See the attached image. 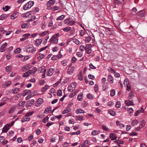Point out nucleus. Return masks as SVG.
Here are the masks:
<instances>
[{
    "label": "nucleus",
    "instance_id": "obj_38",
    "mask_svg": "<svg viewBox=\"0 0 147 147\" xmlns=\"http://www.w3.org/2000/svg\"><path fill=\"white\" fill-rule=\"evenodd\" d=\"M83 98V94L82 93H80L78 96L77 99L78 101H81L82 100Z\"/></svg>",
    "mask_w": 147,
    "mask_h": 147
},
{
    "label": "nucleus",
    "instance_id": "obj_16",
    "mask_svg": "<svg viewBox=\"0 0 147 147\" xmlns=\"http://www.w3.org/2000/svg\"><path fill=\"white\" fill-rule=\"evenodd\" d=\"M43 39L42 38L37 39L35 41V44L36 46H39L42 42Z\"/></svg>",
    "mask_w": 147,
    "mask_h": 147
},
{
    "label": "nucleus",
    "instance_id": "obj_29",
    "mask_svg": "<svg viewBox=\"0 0 147 147\" xmlns=\"http://www.w3.org/2000/svg\"><path fill=\"white\" fill-rule=\"evenodd\" d=\"M71 27H67L63 28L62 30L65 32H67L71 30Z\"/></svg>",
    "mask_w": 147,
    "mask_h": 147
},
{
    "label": "nucleus",
    "instance_id": "obj_48",
    "mask_svg": "<svg viewBox=\"0 0 147 147\" xmlns=\"http://www.w3.org/2000/svg\"><path fill=\"white\" fill-rule=\"evenodd\" d=\"M115 94V91L114 89H112L110 92V95L111 96H114Z\"/></svg>",
    "mask_w": 147,
    "mask_h": 147
},
{
    "label": "nucleus",
    "instance_id": "obj_39",
    "mask_svg": "<svg viewBox=\"0 0 147 147\" xmlns=\"http://www.w3.org/2000/svg\"><path fill=\"white\" fill-rule=\"evenodd\" d=\"M137 9L135 7H134L131 10V13L134 15H135L137 13Z\"/></svg>",
    "mask_w": 147,
    "mask_h": 147
},
{
    "label": "nucleus",
    "instance_id": "obj_41",
    "mask_svg": "<svg viewBox=\"0 0 147 147\" xmlns=\"http://www.w3.org/2000/svg\"><path fill=\"white\" fill-rule=\"evenodd\" d=\"M51 107H48L45 109L44 113H48L51 111Z\"/></svg>",
    "mask_w": 147,
    "mask_h": 147
},
{
    "label": "nucleus",
    "instance_id": "obj_52",
    "mask_svg": "<svg viewBox=\"0 0 147 147\" xmlns=\"http://www.w3.org/2000/svg\"><path fill=\"white\" fill-rule=\"evenodd\" d=\"M145 124V121L144 120H143L140 123V125L139 126L142 128L144 126Z\"/></svg>",
    "mask_w": 147,
    "mask_h": 147
},
{
    "label": "nucleus",
    "instance_id": "obj_35",
    "mask_svg": "<svg viewBox=\"0 0 147 147\" xmlns=\"http://www.w3.org/2000/svg\"><path fill=\"white\" fill-rule=\"evenodd\" d=\"M102 90L104 91L108 90V85L107 84H104L102 85Z\"/></svg>",
    "mask_w": 147,
    "mask_h": 147
},
{
    "label": "nucleus",
    "instance_id": "obj_57",
    "mask_svg": "<svg viewBox=\"0 0 147 147\" xmlns=\"http://www.w3.org/2000/svg\"><path fill=\"white\" fill-rule=\"evenodd\" d=\"M121 105V103L119 101H117L116 103V107L117 108H120Z\"/></svg>",
    "mask_w": 147,
    "mask_h": 147
},
{
    "label": "nucleus",
    "instance_id": "obj_53",
    "mask_svg": "<svg viewBox=\"0 0 147 147\" xmlns=\"http://www.w3.org/2000/svg\"><path fill=\"white\" fill-rule=\"evenodd\" d=\"M70 19V18H68L65 19L63 21L64 23L68 25V23L69 22Z\"/></svg>",
    "mask_w": 147,
    "mask_h": 147
},
{
    "label": "nucleus",
    "instance_id": "obj_30",
    "mask_svg": "<svg viewBox=\"0 0 147 147\" xmlns=\"http://www.w3.org/2000/svg\"><path fill=\"white\" fill-rule=\"evenodd\" d=\"M29 26V23H24L22 24L21 27L22 28H24L28 27Z\"/></svg>",
    "mask_w": 147,
    "mask_h": 147
},
{
    "label": "nucleus",
    "instance_id": "obj_50",
    "mask_svg": "<svg viewBox=\"0 0 147 147\" xmlns=\"http://www.w3.org/2000/svg\"><path fill=\"white\" fill-rule=\"evenodd\" d=\"M68 62L67 61L65 60H64L63 61H62L61 62L63 66H66L67 65V64Z\"/></svg>",
    "mask_w": 147,
    "mask_h": 147
},
{
    "label": "nucleus",
    "instance_id": "obj_56",
    "mask_svg": "<svg viewBox=\"0 0 147 147\" xmlns=\"http://www.w3.org/2000/svg\"><path fill=\"white\" fill-rule=\"evenodd\" d=\"M62 91L61 90H59L57 92V95L59 96H62Z\"/></svg>",
    "mask_w": 147,
    "mask_h": 147
},
{
    "label": "nucleus",
    "instance_id": "obj_36",
    "mask_svg": "<svg viewBox=\"0 0 147 147\" xmlns=\"http://www.w3.org/2000/svg\"><path fill=\"white\" fill-rule=\"evenodd\" d=\"M99 133V131L97 130H94L91 133V134L93 136H95L98 134Z\"/></svg>",
    "mask_w": 147,
    "mask_h": 147
},
{
    "label": "nucleus",
    "instance_id": "obj_37",
    "mask_svg": "<svg viewBox=\"0 0 147 147\" xmlns=\"http://www.w3.org/2000/svg\"><path fill=\"white\" fill-rule=\"evenodd\" d=\"M35 100L34 99H32L29 100L28 102V105L29 106H31L34 103Z\"/></svg>",
    "mask_w": 147,
    "mask_h": 147
},
{
    "label": "nucleus",
    "instance_id": "obj_27",
    "mask_svg": "<svg viewBox=\"0 0 147 147\" xmlns=\"http://www.w3.org/2000/svg\"><path fill=\"white\" fill-rule=\"evenodd\" d=\"M139 121L138 120L135 119L132 121L131 123V125L134 126L137 125Z\"/></svg>",
    "mask_w": 147,
    "mask_h": 147
},
{
    "label": "nucleus",
    "instance_id": "obj_3",
    "mask_svg": "<svg viewBox=\"0 0 147 147\" xmlns=\"http://www.w3.org/2000/svg\"><path fill=\"white\" fill-rule=\"evenodd\" d=\"M68 67V68L67 71V74L69 75L72 74L75 71V68L71 64L69 65Z\"/></svg>",
    "mask_w": 147,
    "mask_h": 147
},
{
    "label": "nucleus",
    "instance_id": "obj_51",
    "mask_svg": "<svg viewBox=\"0 0 147 147\" xmlns=\"http://www.w3.org/2000/svg\"><path fill=\"white\" fill-rule=\"evenodd\" d=\"M10 7L9 6L6 5L5 6V7H3V9L5 11H7L8 10L10 9Z\"/></svg>",
    "mask_w": 147,
    "mask_h": 147
},
{
    "label": "nucleus",
    "instance_id": "obj_64",
    "mask_svg": "<svg viewBox=\"0 0 147 147\" xmlns=\"http://www.w3.org/2000/svg\"><path fill=\"white\" fill-rule=\"evenodd\" d=\"M61 81V80L60 79L58 81L56 82L55 83L53 84V86L54 87H56L58 85Z\"/></svg>",
    "mask_w": 147,
    "mask_h": 147
},
{
    "label": "nucleus",
    "instance_id": "obj_62",
    "mask_svg": "<svg viewBox=\"0 0 147 147\" xmlns=\"http://www.w3.org/2000/svg\"><path fill=\"white\" fill-rule=\"evenodd\" d=\"M80 133V131H78L76 132L71 133H70V134L71 135H78Z\"/></svg>",
    "mask_w": 147,
    "mask_h": 147
},
{
    "label": "nucleus",
    "instance_id": "obj_10",
    "mask_svg": "<svg viewBox=\"0 0 147 147\" xmlns=\"http://www.w3.org/2000/svg\"><path fill=\"white\" fill-rule=\"evenodd\" d=\"M125 103L126 106H132L134 105V101L132 100H127L125 101Z\"/></svg>",
    "mask_w": 147,
    "mask_h": 147
},
{
    "label": "nucleus",
    "instance_id": "obj_6",
    "mask_svg": "<svg viewBox=\"0 0 147 147\" xmlns=\"http://www.w3.org/2000/svg\"><path fill=\"white\" fill-rule=\"evenodd\" d=\"M55 72V69L52 68L48 69L46 71V75L49 76H51Z\"/></svg>",
    "mask_w": 147,
    "mask_h": 147
},
{
    "label": "nucleus",
    "instance_id": "obj_8",
    "mask_svg": "<svg viewBox=\"0 0 147 147\" xmlns=\"http://www.w3.org/2000/svg\"><path fill=\"white\" fill-rule=\"evenodd\" d=\"M43 102V99L41 98H38L35 102V105L36 107H38L42 104Z\"/></svg>",
    "mask_w": 147,
    "mask_h": 147
},
{
    "label": "nucleus",
    "instance_id": "obj_47",
    "mask_svg": "<svg viewBox=\"0 0 147 147\" xmlns=\"http://www.w3.org/2000/svg\"><path fill=\"white\" fill-rule=\"evenodd\" d=\"M33 111L28 112L26 113L25 115L28 117H30V116L32 115L33 114Z\"/></svg>",
    "mask_w": 147,
    "mask_h": 147
},
{
    "label": "nucleus",
    "instance_id": "obj_7",
    "mask_svg": "<svg viewBox=\"0 0 147 147\" xmlns=\"http://www.w3.org/2000/svg\"><path fill=\"white\" fill-rule=\"evenodd\" d=\"M32 66L30 64H27L24 66L21 69V70L23 71H26L29 69L31 68Z\"/></svg>",
    "mask_w": 147,
    "mask_h": 147
},
{
    "label": "nucleus",
    "instance_id": "obj_26",
    "mask_svg": "<svg viewBox=\"0 0 147 147\" xmlns=\"http://www.w3.org/2000/svg\"><path fill=\"white\" fill-rule=\"evenodd\" d=\"M30 119V117H28L25 115V116L22 119L21 121L22 122H24L27 121H29Z\"/></svg>",
    "mask_w": 147,
    "mask_h": 147
},
{
    "label": "nucleus",
    "instance_id": "obj_63",
    "mask_svg": "<svg viewBox=\"0 0 147 147\" xmlns=\"http://www.w3.org/2000/svg\"><path fill=\"white\" fill-rule=\"evenodd\" d=\"M102 129L106 131H109V129L106 125H103L102 126Z\"/></svg>",
    "mask_w": 147,
    "mask_h": 147
},
{
    "label": "nucleus",
    "instance_id": "obj_21",
    "mask_svg": "<svg viewBox=\"0 0 147 147\" xmlns=\"http://www.w3.org/2000/svg\"><path fill=\"white\" fill-rule=\"evenodd\" d=\"M114 79L113 77L111 75H109L108 76V81L110 84L112 83L113 82Z\"/></svg>",
    "mask_w": 147,
    "mask_h": 147
},
{
    "label": "nucleus",
    "instance_id": "obj_14",
    "mask_svg": "<svg viewBox=\"0 0 147 147\" xmlns=\"http://www.w3.org/2000/svg\"><path fill=\"white\" fill-rule=\"evenodd\" d=\"M145 15V11L144 10L139 11L138 14V16L141 17H144Z\"/></svg>",
    "mask_w": 147,
    "mask_h": 147
},
{
    "label": "nucleus",
    "instance_id": "obj_25",
    "mask_svg": "<svg viewBox=\"0 0 147 147\" xmlns=\"http://www.w3.org/2000/svg\"><path fill=\"white\" fill-rule=\"evenodd\" d=\"M7 45V43L6 42H5L4 44H3L1 47L0 48V51L1 52H3L5 50L4 49V48L6 47Z\"/></svg>",
    "mask_w": 147,
    "mask_h": 147
},
{
    "label": "nucleus",
    "instance_id": "obj_32",
    "mask_svg": "<svg viewBox=\"0 0 147 147\" xmlns=\"http://www.w3.org/2000/svg\"><path fill=\"white\" fill-rule=\"evenodd\" d=\"M32 11L25 13L24 17L26 18H28L32 15Z\"/></svg>",
    "mask_w": 147,
    "mask_h": 147
},
{
    "label": "nucleus",
    "instance_id": "obj_18",
    "mask_svg": "<svg viewBox=\"0 0 147 147\" xmlns=\"http://www.w3.org/2000/svg\"><path fill=\"white\" fill-rule=\"evenodd\" d=\"M115 134L113 133H111L110 134L109 137L111 139V140H116L117 137L115 136Z\"/></svg>",
    "mask_w": 147,
    "mask_h": 147
},
{
    "label": "nucleus",
    "instance_id": "obj_12",
    "mask_svg": "<svg viewBox=\"0 0 147 147\" xmlns=\"http://www.w3.org/2000/svg\"><path fill=\"white\" fill-rule=\"evenodd\" d=\"M11 83V82L10 81H8L5 82L2 85V86L3 88H5L9 86Z\"/></svg>",
    "mask_w": 147,
    "mask_h": 147
},
{
    "label": "nucleus",
    "instance_id": "obj_58",
    "mask_svg": "<svg viewBox=\"0 0 147 147\" xmlns=\"http://www.w3.org/2000/svg\"><path fill=\"white\" fill-rule=\"evenodd\" d=\"M20 90V88H16L13 90V93L14 94H16L18 92H19Z\"/></svg>",
    "mask_w": 147,
    "mask_h": 147
},
{
    "label": "nucleus",
    "instance_id": "obj_20",
    "mask_svg": "<svg viewBox=\"0 0 147 147\" xmlns=\"http://www.w3.org/2000/svg\"><path fill=\"white\" fill-rule=\"evenodd\" d=\"M116 124L117 126H119L121 128H123L125 127V125L121 123L120 121L118 120L116 121Z\"/></svg>",
    "mask_w": 147,
    "mask_h": 147
},
{
    "label": "nucleus",
    "instance_id": "obj_43",
    "mask_svg": "<svg viewBox=\"0 0 147 147\" xmlns=\"http://www.w3.org/2000/svg\"><path fill=\"white\" fill-rule=\"evenodd\" d=\"M76 118L77 120L82 121L84 119L83 117L81 115H78L76 116Z\"/></svg>",
    "mask_w": 147,
    "mask_h": 147
},
{
    "label": "nucleus",
    "instance_id": "obj_24",
    "mask_svg": "<svg viewBox=\"0 0 147 147\" xmlns=\"http://www.w3.org/2000/svg\"><path fill=\"white\" fill-rule=\"evenodd\" d=\"M45 55L44 54L39 53L38 55L37 58L38 59L40 60L42 59L45 57Z\"/></svg>",
    "mask_w": 147,
    "mask_h": 147
},
{
    "label": "nucleus",
    "instance_id": "obj_42",
    "mask_svg": "<svg viewBox=\"0 0 147 147\" xmlns=\"http://www.w3.org/2000/svg\"><path fill=\"white\" fill-rule=\"evenodd\" d=\"M7 17V15L2 14L0 16V20H3L5 19Z\"/></svg>",
    "mask_w": 147,
    "mask_h": 147
},
{
    "label": "nucleus",
    "instance_id": "obj_19",
    "mask_svg": "<svg viewBox=\"0 0 147 147\" xmlns=\"http://www.w3.org/2000/svg\"><path fill=\"white\" fill-rule=\"evenodd\" d=\"M46 70H47L45 69L44 67L42 66L39 68L38 71L39 73H41L42 72H46Z\"/></svg>",
    "mask_w": 147,
    "mask_h": 147
},
{
    "label": "nucleus",
    "instance_id": "obj_31",
    "mask_svg": "<svg viewBox=\"0 0 147 147\" xmlns=\"http://www.w3.org/2000/svg\"><path fill=\"white\" fill-rule=\"evenodd\" d=\"M134 96V94L132 91H131L129 94L128 96V98L131 99Z\"/></svg>",
    "mask_w": 147,
    "mask_h": 147
},
{
    "label": "nucleus",
    "instance_id": "obj_9",
    "mask_svg": "<svg viewBox=\"0 0 147 147\" xmlns=\"http://www.w3.org/2000/svg\"><path fill=\"white\" fill-rule=\"evenodd\" d=\"M59 33H57L56 34H54L51 38L50 39L49 42L51 43L53 42L57 37L59 36Z\"/></svg>",
    "mask_w": 147,
    "mask_h": 147
},
{
    "label": "nucleus",
    "instance_id": "obj_54",
    "mask_svg": "<svg viewBox=\"0 0 147 147\" xmlns=\"http://www.w3.org/2000/svg\"><path fill=\"white\" fill-rule=\"evenodd\" d=\"M16 109V107L13 106L9 110V113H12Z\"/></svg>",
    "mask_w": 147,
    "mask_h": 147
},
{
    "label": "nucleus",
    "instance_id": "obj_13",
    "mask_svg": "<svg viewBox=\"0 0 147 147\" xmlns=\"http://www.w3.org/2000/svg\"><path fill=\"white\" fill-rule=\"evenodd\" d=\"M71 111V109L69 107H67L63 110L61 111L62 114H64L70 112Z\"/></svg>",
    "mask_w": 147,
    "mask_h": 147
},
{
    "label": "nucleus",
    "instance_id": "obj_33",
    "mask_svg": "<svg viewBox=\"0 0 147 147\" xmlns=\"http://www.w3.org/2000/svg\"><path fill=\"white\" fill-rule=\"evenodd\" d=\"M108 112L109 114L112 116H115V112L113 110L110 109L108 111Z\"/></svg>",
    "mask_w": 147,
    "mask_h": 147
},
{
    "label": "nucleus",
    "instance_id": "obj_61",
    "mask_svg": "<svg viewBox=\"0 0 147 147\" xmlns=\"http://www.w3.org/2000/svg\"><path fill=\"white\" fill-rule=\"evenodd\" d=\"M114 142L117 143V144H123V141L121 140H115L114 141Z\"/></svg>",
    "mask_w": 147,
    "mask_h": 147
},
{
    "label": "nucleus",
    "instance_id": "obj_1",
    "mask_svg": "<svg viewBox=\"0 0 147 147\" xmlns=\"http://www.w3.org/2000/svg\"><path fill=\"white\" fill-rule=\"evenodd\" d=\"M27 52L34 53L36 51V49L34 48L32 45H29L26 47V49Z\"/></svg>",
    "mask_w": 147,
    "mask_h": 147
},
{
    "label": "nucleus",
    "instance_id": "obj_17",
    "mask_svg": "<svg viewBox=\"0 0 147 147\" xmlns=\"http://www.w3.org/2000/svg\"><path fill=\"white\" fill-rule=\"evenodd\" d=\"M18 12H15L11 15V19H14L16 18L18 16Z\"/></svg>",
    "mask_w": 147,
    "mask_h": 147
},
{
    "label": "nucleus",
    "instance_id": "obj_34",
    "mask_svg": "<svg viewBox=\"0 0 147 147\" xmlns=\"http://www.w3.org/2000/svg\"><path fill=\"white\" fill-rule=\"evenodd\" d=\"M49 87V86L47 85H46L42 88L41 91V92H45L48 89Z\"/></svg>",
    "mask_w": 147,
    "mask_h": 147
},
{
    "label": "nucleus",
    "instance_id": "obj_46",
    "mask_svg": "<svg viewBox=\"0 0 147 147\" xmlns=\"http://www.w3.org/2000/svg\"><path fill=\"white\" fill-rule=\"evenodd\" d=\"M85 41L86 43H88L90 42L91 40V37L89 36H88L86 37L85 38Z\"/></svg>",
    "mask_w": 147,
    "mask_h": 147
},
{
    "label": "nucleus",
    "instance_id": "obj_55",
    "mask_svg": "<svg viewBox=\"0 0 147 147\" xmlns=\"http://www.w3.org/2000/svg\"><path fill=\"white\" fill-rule=\"evenodd\" d=\"M39 9L38 8L36 7L33 9V11H32V13L34 14V13L38 12L39 11Z\"/></svg>",
    "mask_w": 147,
    "mask_h": 147
},
{
    "label": "nucleus",
    "instance_id": "obj_23",
    "mask_svg": "<svg viewBox=\"0 0 147 147\" xmlns=\"http://www.w3.org/2000/svg\"><path fill=\"white\" fill-rule=\"evenodd\" d=\"M76 113L77 114L84 113V111L81 109H77L75 110Z\"/></svg>",
    "mask_w": 147,
    "mask_h": 147
},
{
    "label": "nucleus",
    "instance_id": "obj_15",
    "mask_svg": "<svg viewBox=\"0 0 147 147\" xmlns=\"http://www.w3.org/2000/svg\"><path fill=\"white\" fill-rule=\"evenodd\" d=\"M32 72V70H30L26 72L25 73L23 76L24 78H26L28 77L30 75Z\"/></svg>",
    "mask_w": 147,
    "mask_h": 147
},
{
    "label": "nucleus",
    "instance_id": "obj_5",
    "mask_svg": "<svg viewBox=\"0 0 147 147\" xmlns=\"http://www.w3.org/2000/svg\"><path fill=\"white\" fill-rule=\"evenodd\" d=\"M92 46V45L90 44H87L86 45L85 50L87 54H89L91 53V48Z\"/></svg>",
    "mask_w": 147,
    "mask_h": 147
},
{
    "label": "nucleus",
    "instance_id": "obj_40",
    "mask_svg": "<svg viewBox=\"0 0 147 147\" xmlns=\"http://www.w3.org/2000/svg\"><path fill=\"white\" fill-rule=\"evenodd\" d=\"M49 31H46L42 32L39 34V35L41 36H43L46 35L48 32Z\"/></svg>",
    "mask_w": 147,
    "mask_h": 147
},
{
    "label": "nucleus",
    "instance_id": "obj_2",
    "mask_svg": "<svg viewBox=\"0 0 147 147\" xmlns=\"http://www.w3.org/2000/svg\"><path fill=\"white\" fill-rule=\"evenodd\" d=\"M34 4L33 1H30L26 3L23 7V9L24 10H27L30 8Z\"/></svg>",
    "mask_w": 147,
    "mask_h": 147
},
{
    "label": "nucleus",
    "instance_id": "obj_44",
    "mask_svg": "<svg viewBox=\"0 0 147 147\" xmlns=\"http://www.w3.org/2000/svg\"><path fill=\"white\" fill-rule=\"evenodd\" d=\"M65 17V16L64 15H62L59 16L56 19L57 20H63Z\"/></svg>",
    "mask_w": 147,
    "mask_h": 147
},
{
    "label": "nucleus",
    "instance_id": "obj_4",
    "mask_svg": "<svg viewBox=\"0 0 147 147\" xmlns=\"http://www.w3.org/2000/svg\"><path fill=\"white\" fill-rule=\"evenodd\" d=\"M76 83L75 82H73L71 83L68 86V90L69 92L74 91L75 90V88L76 86Z\"/></svg>",
    "mask_w": 147,
    "mask_h": 147
},
{
    "label": "nucleus",
    "instance_id": "obj_11",
    "mask_svg": "<svg viewBox=\"0 0 147 147\" xmlns=\"http://www.w3.org/2000/svg\"><path fill=\"white\" fill-rule=\"evenodd\" d=\"M10 127L9 124H6L3 127L2 130V132L3 133L6 132L9 129Z\"/></svg>",
    "mask_w": 147,
    "mask_h": 147
},
{
    "label": "nucleus",
    "instance_id": "obj_60",
    "mask_svg": "<svg viewBox=\"0 0 147 147\" xmlns=\"http://www.w3.org/2000/svg\"><path fill=\"white\" fill-rule=\"evenodd\" d=\"M21 50V48H18L16 49L14 51V52L15 54L16 53H18L20 52V51Z\"/></svg>",
    "mask_w": 147,
    "mask_h": 147
},
{
    "label": "nucleus",
    "instance_id": "obj_28",
    "mask_svg": "<svg viewBox=\"0 0 147 147\" xmlns=\"http://www.w3.org/2000/svg\"><path fill=\"white\" fill-rule=\"evenodd\" d=\"M78 79L81 81H82L83 80V76L82 71L80 72L78 75Z\"/></svg>",
    "mask_w": 147,
    "mask_h": 147
},
{
    "label": "nucleus",
    "instance_id": "obj_45",
    "mask_svg": "<svg viewBox=\"0 0 147 147\" xmlns=\"http://www.w3.org/2000/svg\"><path fill=\"white\" fill-rule=\"evenodd\" d=\"M12 69V66L11 65H9L7 66L5 68L6 71L8 72L10 71Z\"/></svg>",
    "mask_w": 147,
    "mask_h": 147
},
{
    "label": "nucleus",
    "instance_id": "obj_49",
    "mask_svg": "<svg viewBox=\"0 0 147 147\" xmlns=\"http://www.w3.org/2000/svg\"><path fill=\"white\" fill-rule=\"evenodd\" d=\"M79 50L81 51H84L85 50V46L84 45H81L79 47Z\"/></svg>",
    "mask_w": 147,
    "mask_h": 147
},
{
    "label": "nucleus",
    "instance_id": "obj_22",
    "mask_svg": "<svg viewBox=\"0 0 147 147\" xmlns=\"http://www.w3.org/2000/svg\"><path fill=\"white\" fill-rule=\"evenodd\" d=\"M55 3V0H50L47 3V6L48 7H49L53 5Z\"/></svg>",
    "mask_w": 147,
    "mask_h": 147
},
{
    "label": "nucleus",
    "instance_id": "obj_59",
    "mask_svg": "<svg viewBox=\"0 0 147 147\" xmlns=\"http://www.w3.org/2000/svg\"><path fill=\"white\" fill-rule=\"evenodd\" d=\"M45 83V81L44 80H41L38 81V84L41 85H43Z\"/></svg>",
    "mask_w": 147,
    "mask_h": 147
}]
</instances>
